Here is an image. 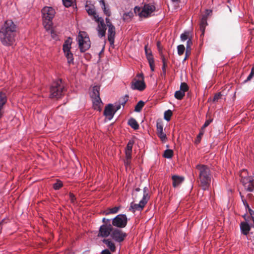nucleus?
<instances>
[{
    "label": "nucleus",
    "instance_id": "obj_50",
    "mask_svg": "<svg viewBox=\"0 0 254 254\" xmlns=\"http://www.w3.org/2000/svg\"><path fill=\"white\" fill-rule=\"evenodd\" d=\"M190 51H191V50L186 49V53H185L186 56L184 59V61H186L190 55Z\"/></svg>",
    "mask_w": 254,
    "mask_h": 254
},
{
    "label": "nucleus",
    "instance_id": "obj_43",
    "mask_svg": "<svg viewBox=\"0 0 254 254\" xmlns=\"http://www.w3.org/2000/svg\"><path fill=\"white\" fill-rule=\"evenodd\" d=\"M159 54L161 56V59L162 60L163 64L164 65H167V60L166 59L165 56L163 55L162 52L161 51L159 50Z\"/></svg>",
    "mask_w": 254,
    "mask_h": 254
},
{
    "label": "nucleus",
    "instance_id": "obj_21",
    "mask_svg": "<svg viewBox=\"0 0 254 254\" xmlns=\"http://www.w3.org/2000/svg\"><path fill=\"white\" fill-rule=\"evenodd\" d=\"M173 181V186L176 188L182 184L184 181L183 177L179 176L177 175H174L172 177Z\"/></svg>",
    "mask_w": 254,
    "mask_h": 254
},
{
    "label": "nucleus",
    "instance_id": "obj_3",
    "mask_svg": "<svg viewBox=\"0 0 254 254\" xmlns=\"http://www.w3.org/2000/svg\"><path fill=\"white\" fill-rule=\"evenodd\" d=\"M43 15V23L47 31L50 30L53 25L52 19L55 16L56 12L52 7L46 6L42 10Z\"/></svg>",
    "mask_w": 254,
    "mask_h": 254
},
{
    "label": "nucleus",
    "instance_id": "obj_23",
    "mask_svg": "<svg viewBox=\"0 0 254 254\" xmlns=\"http://www.w3.org/2000/svg\"><path fill=\"white\" fill-rule=\"evenodd\" d=\"M103 242L106 245L107 247L112 252H114L116 250V247L114 243L109 239H104Z\"/></svg>",
    "mask_w": 254,
    "mask_h": 254
},
{
    "label": "nucleus",
    "instance_id": "obj_58",
    "mask_svg": "<svg viewBox=\"0 0 254 254\" xmlns=\"http://www.w3.org/2000/svg\"><path fill=\"white\" fill-rule=\"evenodd\" d=\"M243 217L244 218L245 221V222H249V217H248L246 214L243 216Z\"/></svg>",
    "mask_w": 254,
    "mask_h": 254
},
{
    "label": "nucleus",
    "instance_id": "obj_62",
    "mask_svg": "<svg viewBox=\"0 0 254 254\" xmlns=\"http://www.w3.org/2000/svg\"><path fill=\"white\" fill-rule=\"evenodd\" d=\"M106 218H103L102 219V222L104 224H105L106 222Z\"/></svg>",
    "mask_w": 254,
    "mask_h": 254
},
{
    "label": "nucleus",
    "instance_id": "obj_44",
    "mask_svg": "<svg viewBox=\"0 0 254 254\" xmlns=\"http://www.w3.org/2000/svg\"><path fill=\"white\" fill-rule=\"evenodd\" d=\"M192 45L191 37L188 40L187 42V50H191V46Z\"/></svg>",
    "mask_w": 254,
    "mask_h": 254
},
{
    "label": "nucleus",
    "instance_id": "obj_14",
    "mask_svg": "<svg viewBox=\"0 0 254 254\" xmlns=\"http://www.w3.org/2000/svg\"><path fill=\"white\" fill-rule=\"evenodd\" d=\"M115 112L114 110V105L112 104H108L105 108L104 111V115L109 120L113 119Z\"/></svg>",
    "mask_w": 254,
    "mask_h": 254
},
{
    "label": "nucleus",
    "instance_id": "obj_15",
    "mask_svg": "<svg viewBox=\"0 0 254 254\" xmlns=\"http://www.w3.org/2000/svg\"><path fill=\"white\" fill-rule=\"evenodd\" d=\"M115 34L116 31L115 26L110 25V26L108 27V40L111 46H114Z\"/></svg>",
    "mask_w": 254,
    "mask_h": 254
},
{
    "label": "nucleus",
    "instance_id": "obj_64",
    "mask_svg": "<svg viewBox=\"0 0 254 254\" xmlns=\"http://www.w3.org/2000/svg\"><path fill=\"white\" fill-rule=\"evenodd\" d=\"M128 14H129V13H128V14H127V13L124 14V19H125V16H127Z\"/></svg>",
    "mask_w": 254,
    "mask_h": 254
},
{
    "label": "nucleus",
    "instance_id": "obj_46",
    "mask_svg": "<svg viewBox=\"0 0 254 254\" xmlns=\"http://www.w3.org/2000/svg\"><path fill=\"white\" fill-rule=\"evenodd\" d=\"M203 132H200L198 134V135L197 136L196 139V140L195 141V143L198 144V143H199L200 142L201 136L203 135Z\"/></svg>",
    "mask_w": 254,
    "mask_h": 254
},
{
    "label": "nucleus",
    "instance_id": "obj_9",
    "mask_svg": "<svg viewBox=\"0 0 254 254\" xmlns=\"http://www.w3.org/2000/svg\"><path fill=\"white\" fill-rule=\"evenodd\" d=\"M137 76L139 79H136L134 78L133 80L131 82V87L133 90H137L140 91H143L146 87L143 74H138Z\"/></svg>",
    "mask_w": 254,
    "mask_h": 254
},
{
    "label": "nucleus",
    "instance_id": "obj_13",
    "mask_svg": "<svg viewBox=\"0 0 254 254\" xmlns=\"http://www.w3.org/2000/svg\"><path fill=\"white\" fill-rule=\"evenodd\" d=\"M147 202L148 201L141 199L138 204L131 202L129 210L132 212H134L135 211H141L147 204Z\"/></svg>",
    "mask_w": 254,
    "mask_h": 254
},
{
    "label": "nucleus",
    "instance_id": "obj_52",
    "mask_svg": "<svg viewBox=\"0 0 254 254\" xmlns=\"http://www.w3.org/2000/svg\"><path fill=\"white\" fill-rule=\"evenodd\" d=\"M221 96V95L220 93L215 94L213 98V101H217L220 98Z\"/></svg>",
    "mask_w": 254,
    "mask_h": 254
},
{
    "label": "nucleus",
    "instance_id": "obj_11",
    "mask_svg": "<svg viewBox=\"0 0 254 254\" xmlns=\"http://www.w3.org/2000/svg\"><path fill=\"white\" fill-rule=\"evenodd\" d=\"M127 236V234L119 228H114L112 230L111 237L117 242H122Z\"/></svg>",
    "mask_w": 254,
    "mask_h": 254
},
{
    "label": "nucleus",
    "instance_id": "obj_31",
    "mask_svg": "<svg viewBox=\"0 0 254 254\" xmlns=\"http://www.w3.org/2000/svg\"><path fill=\"white\" fill-rule=\"evenodd\" d=\"M120 208V207H114L113 208H110L108 210L105 211L104 212V214L107 215L110 214L117 213L119 211Z\"/></svg>",
    "mask_w": 254,
    "mask_h": 254
},
{
    "label": "nucleus",
    "instance_id": "obj_33",
    "mask_svg": "<svg viewBox=\"0 0 254 254\" xmlns=\"http://www.w3.org/2000/svg\"><path fill=\"white\" fill-rule=\"evenodd\" d=\"M64 5L68 7L73 6L75 3V0H62Z\"/></svg>",
    "mask_w": 254,
    "mask_h": 254
},
{
    "label": "nucleus",
    "instance_id": "obj_49",
    "mask_svg": "<svg viewBox=\"0 0 254 254\" xmlns=\"http://www.w3.org/2000/svg\"><path fill=\"white\" fill-rule=\"evenodd\" d=\"M211 122H212L211 120H206L205 122L204 125H203L202 128H204L206 127H208L210 125V124L211 123Z\"/></svg>",
    "mask_w": 254,
    "mask_h": 254
},
{
    "label": "nucleus",
    "instance_id": "obj_4",
    "mask_svg": "<svg viewBox=\"0 0 254 254\" xmlns=\"http://www.w3.org/2000/svg\"><path fill=\"white\" fill-rule=\"evenodd\" d=\"M64 92V86L61 79L54 81L50 88L51 98H60Z\"/></svg>",
    "mask_w": 254,
    "mask_h": 254
},
{
    "label": "nucleus",
    "instance_id": "obj_48",
    "mask_svg": "<svg viewBox=\"0 0 254 254\" xmlns=\"http://www.w3.org/2000/svg\"><path fill=\"white\" fill-rule=\"evenodd\" d=\"M121 107V105L120 103L115 104L114 105V110L115 112L116 113L118 110L120 109Z\"/></svg>",
    "mask_w": 254,
    "mask_h": 254
},
{
    "label": "nucleus",
    "instance_id": "obj_35",
    "mask_svg": "<svg viewBox=\"0 0 254 254\" xmlns=\"http://www.w3.org/2000/svg\"><path fill=\"white\" fill-rule=\"evenodd\" d=\"M173 155V151L171 149H166L163 154L164 157L166 158H171Z\"/></svg>",
    "mask_w": 254,
    "mask_h": 254
},
{
    "label": "nucleus",
    "instance_id": "obj_59",
    "mask_svg": "<svg viewBox=\"0 0 254 254\" xmlns=\"http://www.w3.org/2000/svg\"><path fill=\"white\" fill-rule=\"evenodd\" d=\"M173 3H178L180 2V0H171Z\"/></svg>",
    "mask_w": 254,
    "mask_h": 254
},
{
    "label": "nucleus",
    "instance_id": "obj_53",
    "mask_svg": "<svg viewBox=\"0 0 254 254\" xmlns=\"http://www.w3.org/2000/svg\"><path fill=\"white\" fill-rule=\"evenodd\" d=\"M69 197H70V199L72 203H74V200L75 199L74 195L73 194H72V193H70L69 194Z\"/></svg>",
    "mask_w": 254,
    "mask_h": 254
},
{
    "label": "nucleus",
    "instance_id": "obj_41",
    "mask_svg": "<svg viewBox=\"0 0 254 254\" xmlns=\"http://www.w3.org/2000/svg\"><path fill=\"white\" fill-rule=\"evenodd\" d=\"M128 98H129V97H128V95H126L125 96H124L121 99V101L120 102V103L121 104V105H123V106H124L126 104V103H127V102L128 101Z\"/></svg>",
    "mask_w": 254,
    "mask_h": 254
},
{
    "label": "nucleus",
    "instance_id": "obj_60",
    "mask_svg": "<svg viewBox=\"0 0 254 254\" xmlns=\"http://www.w3.org/2000/svg\"><path fill=\"white\" fill-rule=\"evenodd\" d=\"M211 12H212V11H211V10H208V9H207V10H206V14H207V15H208V14H209V13H210Z\"/></svg>",
    "mask_w": 254,
    "mask_h": 254
},
{
    "label": "nucleus",
    "instance_id": "obj_7",
    "mask_svg": "<svg viewBox=\"0 0 254 254\" xmlns=\"http://www.w3.org/2000/svg\"><path fill=\"white\" fill-rule=\"evenodd\" d=\"M71 43L72 39L70 38H68L65 41L63 46L64 56L67 59L68 64H73V54L70 51Z\"/></svg>",
    "mask_w": 254,
    "mask_h": 254
},
{
    "label": "nucleus",
    "instance_id": "obj_38",
    "mask_svg": "<svg viewBox=\"0 0 254 254\" xmlns=\"http://www.w3.org/2000/svg\"><path fill=\"white\" fill-rule=\"evenodd\" d=\"M172 115V111L170 110H168L164 113V119L167 121H169L170 120Z\"/></svg>",
    "mask_w": 254,
    "mask_h": 254
},
{
    "label": "nucleus",
    "instance_id": "obj_16",
    "mask_svg": "<svg viewBox=\"0 0 254 254\" xmlns=\"http://www.w3.org/2000/svg\"><path fill=\"white\" fill-rule=\"evenodd\" d=\"M155 9V7L153 5L146 4L144 6L141 13V16L147 17Z\"/></svg>",
    "mask_w": 254,
    "mask_h": 254
},
{
    "label": "nucleus",
    "instance_id": "obj_37",
    "mask_svg": "<svg viewBox=\"0 0 254 254\" xmlns=\"http://www.w3.org/2000/svg\"><path fill=\"white\" fill-rule=\"evenodd\" d=\"M131 155H129V156H127V155H126V158L124 160V164L127 168L130 166L131 163Z\"/></svg>",
    "mask_w": 254,
    "mask_h": 254
},
{
    "label": "nucleus",
    "instance_id": "obj_34",
    "mask_svg": "<svg viewBox=\"0 0 254 254\" xmlns=\"http://www.w3.org/2000/svg\"><path fill=\"white\" fill-rule=\"evenodd\" d=\"M185 93L181 90L177 91L175 93V97L178 100H181L185 96Z\"/></svg>",
    "mask_w": 254,
    "mask_h": 254
},
{
    "label": "nucleus",
    "instance_id": "obj_54",
    "mask_svg": "<svg viewBox=\"0 0 254 254\" xmlns=\"http://www.w3.org/2000/svg\"><path fill=\"white\" fill-rule=\"evenodd\" d=\"M101 254H111V252L108 249H105L101 252Z\"/></svg>",
    "mask_w": 254,
    "mask_h": 254
},
{
    "label": "nucleus",
    "instance_id": "obj_20",
    "mask_svg": "<svg viewBox=\"0 0 254 254\" xmlns=\"http://www.w3.org/2000/svg\"><path fill=\"white\" fill-rule=\"evenodd\" d=\"M6 101L7 98L5 94L2 92H0V119L1 118L3 114V107L6 103Z\"/></svg>",
    "mask_w": 254,
    "mask_h": 254
},
{
    "label": "nucleus",
    "instance_id": "obj_8",
    "mask_svg": "<svg viewBox=\"0 0 254 254\" xmlns=\"http://www.w3.org/2000/svg\"><path fill=\"white\" fill-rule=\"evenodd\" d=\"M128 219L126 214H119L112 219V226L117 228H124L126 227Z\"/></svg>",
    "mask_w": 254,
    "mask_h": 254
},
{
    "label": "nucleus",
    "instance_id": "obj_47",
    "mask_svg": "<svg viewBox=\"0 0 254 254\" xmlns=\"http://www.w3.org/2000/svg\"><path fill=\"white\" fill-rule=\"evenodd\" d=\"M254 76V73H253V72L251 71L250 74L249 75V76L247 77V79L244 81V83H246L249 81H250L252 78Z\"/></svg>",
    "mask_w": 254,
    "mask_h": 254
},
{
    "label": "nucleus",
    "instance_id": "obj_27",
    "mask_svg": "<svg viewBox=\"0 0 254 254\" xmlns=\"http://www.w3.org/2000/svg\"><path fill=\"white\" fill-rule=\"evenodd\" d=\"M128 124L134 129H137L139 128V125L133 118H130L128 120Z\"/></svg>",
    "mask_w": 254,
    "mask_h": 254
},
{
    "label": "nucleus",
    "instance_id": "obj_19",
    "mask_svg": "<svg viewBox=\"0 0 254 254\" xmlns=\"http://www.w3.org/2000/svg\"><path fill=\"white\" fill-rule=\"evenodd\" d=\"M243 175H247V170H243L240 175V176L241 177V182H242V184L244 186L245 185H247V184H249L248 183L250 182L253 180L254 179L253 177L251 176H243Z\"/></svg>",
    "mask_w": 254,
    "mask_h": 254
},
{
    "label": "nucleus",
    "instance_id": "obj_45",
    "mask_svg": "<svg viewBox=\"0 0 254 254\" xmlns=\"http://www.w3.org/2000/svg\"><path fill=\"white\" fill-rule=\"evenodd\" d=\"M144 50L146 56H147V55L148 56L150 55H152L151 50L150 49L148 48L147 45H146L145 46Z\"/></svg>",
    "mask_w": 254,
    "mask_h": 254
},
{
    "label": "nucleus",
    "instance_id": "obj_61",
    "mask_svg": "<svg viewBox=\"0 0 254 254\" xmlns=\"http://www.w3.org/2000/svg\"><path fill=\"white\" fill-rule=\"evenodd\" d=\"M99 2L100 3V5H102V0H98ZM103 2H105L104 0H102Z\"/></svg>",
    "mask_w": 254,
    "mask_h": 254
},
{
    "label": "nucleus",
    "instance_id": "obj_28",
    "mask_svg": "<svg viewBox=\"0 0 254 254\" xmlns=\"http://www.w3.org/2000/svg\"><path fill=\"white\" fill-rule=\"evenodd\" d=\"M191 37V32L189 31H185L180 36L181 40L183 42H184L185 41L189 39V38H190Z\"/></svg>",
    "mask_w": 254,
    "mask_h": 254
},
{
    "label": "nucleus",
    "instance_id": "obj_56",
    "mask_svg": "<svg viewBox=\"0 0 254 254\" xmlns=\"http://www.w3.org/2000/svg\"><path fill=\"white\" fill-rule=\"evenodd\" d=\"M103 225H111V220L109 219H107L106 218L105 223L103 224Z\"/></svg>",
    "mask_w": 254,
    "mask_h": 254
},
{
    "label": "nucleus",
    "instance_id": "obj_22",
    "mask_svg": "<svg viewBox=\"0 0 254 254\" xmlns=\"http://www.w3.org/2000/svg\"><path fill=\"white\" fill-rule=\"evenodd\" d=\"M85 9L89 15L93 16L94 19L95 20V17L98 16L96 14L95 7L93 5H89L86 4L85 5Z\"/></svg>",
    "mask_w": 254,
    "mask_h": 254
},
{
    "label": "nucleus",
    "instance_id": "obj_17",
    "mask_svg": "<svg viewBox=\"0 0 254 254\" xmlns=\"http://www.w3.org/2000/svg\"><path fill=\"white\" fill-rule=\"evenodd\" d=\"M157 133L158 137L161 139L162 141H165L166 140V135L163 132V127L161 123H157Z\"/></svg>",
    "mask_w": 254,
    "mask_h": 254
},
{
    "label": "nucleus",
    "instance_id": "obj_1",
    "mask_svg": "<svg viewBox=\"0 0 254 254\" xmlns=\"http://www.w3.org/2000/svg\"><path fill=\"white\" fill-rule=\"evenodd\" d=\"M16 25L11 20H6L0 29V40L4 46H11L15 40Z\"/></svg>",
    "mask_w": 254,
    "mask_h": 254
},
{
    "label": "nucleus",
    "instance_id": "obj_24",
    "mask_svg": "<svg viewBox=\"0 0 254 254\" xmlns=\"http://www.w3.org/2000/svg\"><path fill=\"white\" fill-rule=\"evenodd\" d=\"M133 145V141L132 140H129L125 149V154L129 156L132 155V149Z\"/></svg>",
    "mask_w": 254,
    "mask_h": 254
},
{
    "label": "nucleus",
    "instance_id": "obj_30",
    "mask_svg": "<svg viewBox=\"0 0 254 254\" xmlns=\"http://www.w3.org/2000/svg\"><path fill=\"white\" fill-rule=\"evenodd\" d=\"M245 185L244 187L247 191L252 192L254 190V179Z\"/></svg>",
    "mask_w": 254,
    "mask_h": 254
},
{
    "label": "nucleus",
    "instance_id": "obj_2",
    "mask_svg": "<svg viewBox=\"0 0 254 254\" xmlns=\"http://www.w3.org/2000/svg\"><path fill=\"white\" fill-rule=\"evenodd\" d=\"M195 168L199 171L201 187L204 190H207L211 182V174L209 167L203 164H197Z\"/></svg>",
    "mask_w": 254,
    "mask_h": 254
},
{
    "label": "nucleus",
    "instance_id": "obj_12",
    "mask_svg": "<svg viewBox=\"0 0 254 254\" xmlns=\"http://www.w3.org/2000/svg\"><path fill=\"white\" fill-rule=\"evenodd\" d=\"M113 229V226L112 225H102L100 227L98 236L107 238L109 236L111 235Z\"/></svg>",
    "mask_w": 254,
    "mask_h": 254
},
{
    "label": "nucleus",
    "instance_id": "obj_26",
    "mask_svg": "<svg viewBox=\"0 0 254 254\" xmlns=\"http://www.w3.org/2000/svg\"><path fill=\"white\" fill-rule=\"evenodd\" d=\"M146 57L147 60L148 62L151 70L152 71H154L155 69V64H154V60L152 55H147Z\"/></svg>",
    "mask_w": 254,
    "mask_h": 254
},
{
    "label": "nucleus",
    "instance_id": "obj_32",
    "mask_svg": "<svg viewBox=\"0 0 254 254\" xmlns=\"http://www.w3.org/2000/svg\"><path fill=\"white\" fill-rule=\"evenodd\" d=\"M148 189L147 187H145L143 188V194L142 199H144L148 201L150 198V196L148 194Z\"/></svg>",
    "mask_w": 254,
    "mask_h": 254
},
{
    "label": "nucleus",
    "instance_id": "obj_39",
    "mask_svg": "<svg viewBox=\"0 0 254 254\" xmlns=\"http://www.w3.org/2000/svg\"><path fill=\"white\" fill-rule=\"evenodd\" d=\"M185 50V47L183 45H180L177 46V52L179 56L182 55Z\"/></svg>",
    "mask_w": 254,
    "mask_h": 254
},
{
    "label": "nucleus",
    "instance_id": "obj_51",
    "mask_svg": "<svg viewBox=\"0 0 254 254\" xmlns=\"http://www.w3.org/2000/svg\"><path fill=\"white\" fill-rule=\"evenodd\" d=\"M105 20H106V24H107V26L108 27H109L111 26H114L112 23H111V22L110 21V19L108 18V17H106V19H105Z\"/></svg>",
    "mask_w": 254,
    "mask_h": 254
},
{
    "label": "nucleus",
    "instance_id": "obj_10",
    "mask_svg": "<svg viewBox=\"0 0 254 254\" xmlns=\"http://www.w3.org/2000/svg\"><path fill=\"white\" fill-rule=\"evenodd\" d=\"M95 21L98 23L96 30L98 32V36L101 38L105 36L107 28L104 19L99 16H96L95 17Z\"/></svg>",
    "mask_w": 254,
    "mask_h": 254
},
{
    "label": "nucleus",
    "instance_id": "obj_5",
    "mask_svg": "<svg viewBox=\"0 0 254 254\" xmlns=\"http://www.w3.org/2000/svg\"><path fill=\"white\" fill-rule=\"evenodd\" d=\"M100 87L94 86L93 87L92 91L90 93V96L92 98L93 107L95 110L101 111L103 105L100 97Z\"/></svg>",
    "mask_w": 254,
    "mask_h": 254
},
{
    "label": "nucleus",
    "instance_id": "obj_25",
    "mask_svg": "<svg viewBox=\"0 0 254 254\" xmlns=\"http://www.w3.org/2000/svg\"><path fill=\"white\" fill-rule=\"evenodd\" d=\"M207 24V17L205 15H203L200 22V29L202 31V34L204 32L205 28Z\"/></svg>",
    "mask_w": 254,
    "mask_h": 254
},
{
    "label": "nucleus",
    "instance_id": "obj_57",
    "mask_svg": "<svg viewBox=\"0 0 254 254\" xmlns=\"http://www.w3.org/2000/svg\"><path fill=\"white\" fill-rule=\"evenodd\" d=\"M167 66V65H164L163 64L162 69L163 70V74L165 75L166 74V67Z\"/></svg>",
    "mask_w": 254,
    "mask_h": 254
},
{
    "label": "nucleus",
    "instance_id": "obj_40",
    "mask_svg": "<svg viewBox=\"0 0 254 254\" xmlns=\"http://www.w3.org/2000/svg\"><path fill=\"white\" fill-rule=\"evenodd\" d=\"M189 89V87L187 84L185 82H183L180 85V90L183 91L184 93Z\"/></svg>",
    "mask_w": 254,
    "mask_h": 254
},
{
    "label": "nucleus",
    "instance_id": "obj_18",
    "mask_svg": "<svg viewBox=\"0 0 254 254\" xmlns=\"http://www.w3.org/2000/svg\"><path fill=\"white\" fill-rule=\"evenodd\" d=\"M240 227L241 233L246 236L248 235L251 229L248 222H242L240 224Z\"/></svg>",
    "mask_w": 254,
    "mask_h": 254
},
{
    "label": "nucleus",
    "instance_id": "obj_42",
    "mask_svg": "<svg viewBox=\"0 0 254 254\" xmlns=\"http://www.w3.org/2000/svg\"><path fill=\"white\" fill-rule=\"evenodd\" d=\"M63 186V183L61 181H58L53 185V188L55 190H58Z\"/></svg>",
    "mask_w": 254,
    "mask_h": 254
},
{
    "label": "nucleus",
    "instance_id": "obj_6",
    "mask_svg": "<svg viewBox=\"0 0 254 254\" xmlns=\"http://www.w3.org/2000/svg\"><path fill=\"white\" fill-rule=\"evenodd\" d=\"M77 40L81 52L87 51L90 47V41L85 32H79L77 37Z\"/></svg>",
    "mask_w": 254,
    "mask_h": 254
},
{
    "label": "nucleus",
    "instance_id": "obj_55",
    "mask_svg": "<svg viewBox=\"0 0 254 254\" xmlns=\"http://www.w3.org/2000/svg\"><path fill=\"white\" fill-rule=\"evenodd\" d=\"M243 203H244V205L245 206L246 208H248V209L249 210V208H250V207L249 204H248L247 201L246 200H243Z\"/></svg>",
    "mask_w": 254,
    "mask_h": 254
},
{
    "label": "nucleus",
    "instance_id": "obj_63",
    "mask_svg": "<svg viewBox=\"0 0 254 254\" xmlns=\"http://www.w3.org/2000/svg\"><path fill=\"white\" fill-rule=\"evenodd\" d=\"M251 71L253 72V73H254V65L252 67V68L251 69Z\"/></svg>",
    "mask_w": 254,
    "mask_h": 254
},
{
    "label": "nucleus",
    "instance_id": "obj_36",
    "mask_svg": "<svg viewBox=\"0 0 254 254\" xmlns=\"http://www.w3.org/2000/svg\"><path fill=\"white\" fill-rule=\"evenodd\" d=\"M144 105V103L143 101H139L135 107L134 111L137 112H140L143 108Z\"/></svg>",
    "mask_w": 254,
    "mask_h": 254
},
{
    "label": "nucleus",
    "instance_id": "obj_29",
    "mask_svg": "<svg viewBox=\"0 0 254 254\" xmlns=\"http://www.w3.org/2000/svg\"><path fill=\"white\" fill-rule=\"evenodd\" d=\"M102 5H101V6L104 11V14L107 17H109L111 14V12L109 7L108 6L106 5L105 2H103L102 1Z\"/></svg>",
    "mask_w": 254,
    "mask_h": 254
}]
</instances>
